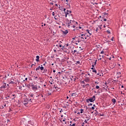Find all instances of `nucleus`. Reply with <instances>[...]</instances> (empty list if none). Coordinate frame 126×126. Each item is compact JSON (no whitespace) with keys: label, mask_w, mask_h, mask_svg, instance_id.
I'll return each mask as SVG.
<instances>
[{"label":"nucleus","mask_w":126,"mask_h":126,"mask_svg":"<svg viewBox=\"0 0 126 126\" xmlns=\"http://www.w3.org/2000/svg\"><path fill=\"white\" fill-rule=\"evenodd\" d=\"M33 99L32 98H24L23 101V105L24 106H27V104H28V103H29L30 102H31V103H32V102H33Z\"/></svg>","instance_id":"nucleus-1"},{"label":"nucleus","mask_w":126,"mask_h":126,"mask_svg":"<svg viewBox=\"0 0 126 126\" xmlns=\"http://www.w3.org/2000/svg\"><path fill=\"white\" fill-rule=\"evenodd\" d=\"M96 99V96L95 95H94L91 98H90L86 100V101L87 103H89V102H91V103H92L93 102H94Z\"/></svg>","instance_id":"nucleus-2"},{"label":"nucleus","mask_w":126,"mask_h":126,"mask_svg":"<svg viewBox=\"0 0 126 126\" xmlns=\"http://www.w3.org/2000/svg\"><path fill=\"white\" fill-rule=\"evenodd\" d=\"M65 23L67 25V27L69 28L70 27V25L71 24V20H68V19H66L65 21Z\"/></svg>","instance_id":"nucleus-3"},{"label":"nucleus","mask_w":126,"mask_h":126,"mask_svg":"<svg viewBox=\"0 0 126 126\" xmlns=\"http://www.w3.org/2000/svg\"><path fill=\"white\" fill-rule=\"evenodd\" d=\"M71 97H74V98H76V97H78V94H76V93H71Z\"/></svg>","instance_id":"nucleus-4"},{"label":"nucleus","mask_w":126,"mask_h":126,"mask_svg":"<svg viewBox=\"0 0 126 126\" xmlns=\"http://www.w3.org/2000/svg\"><path fill=\"white\" fill-rule=\"evenodd\" d=\"M2 85L0 87L1 89H2V88H6V87H7V86H6V83L2 82Z\"/></svg>","instance_id":"nucleus-5"},{"label":"nucleus","mask_w":126,"mask_h":126,"mask_svg":"<svg viewBox=\"0 0 126 126\" xmlns=\"http://www.w3.org/2000/svg\"><path fill=\"white\" fill-rule=\"evenodd\" d=\"M37 97H39V98H42V101H45V96L43 94H39L37 95Z\"/></svg>","instance_id":"nucleus-6"},{"label":"nucleus","mask_w":126,"mask_h":126,"mask_svg":"<svg viewBox=\"0 0 126 126\" xmlns=\"http://www.w3.org/2000/svg\"><path fill=\"white\" fill-rule=\"evenodd\" d=\"M32 89L33 91H37L38 90V86H34Z\"/></svg>","instance_id":"nucleus-7"},{"label":"nucleus","mask_w":126,"mask_h":126,"mask_svg":"<svg viewBox=\"0 0 126 126\" xmlns=\"http://www.w3.org/2000/svg\"><path fill=\"white\" fill-rule=\"evenodd\" d=\"M85 82H90V78L89 77H86L84 79Z\"/></svg>","instance_id":"nucleus-8"},{"label":"nucleus","mask_w":126,"mask_h":126,"mask_svg":"<svg viewBox=\"0 0 126 126\" xmlns=\"http://www.w3.org/2000/svg\"><path fill=\"white\" fill-rule=\"evenodd\" d=\"M65 17H67V15L69 14V10H67L66 11H64Z\"/></svg>","instance_id":"nucleus-9"},{"label":"nucleus","mask_w":126,"mask_h":126,"mask_svg":"<svg viewBox=\"0 0 126 126\" xmlns=\"http://www.w3.org/2000/svg\"><path fill=\"white\" fill-rule=\"evenodd\" d=\"M86 36V35L82 34L81 35H80L79 37L81 38V39H83L84 40V38Z\"/></svg>","instance_id":"nucleus-10"},{"label":"nucleus","mask_w":126,"mask_h":126,"mask_svg":"<svg viewBox=\"0 0 126 126\" xmlns=\"http://www.w3.org/2000/svg\"><path fill=\"white\" fill-rule=\"evenodd\" d=\"M91 69H92L93 72H94L95 74H97V70H96L95 68L92 67Z\"/></svg>","instance_id":"nucleus-11"},{"label":"nucleus","mask_w":126,"mask_h":126,"mask_svg":"<svg viewBox=\"0 0 126 126\" xmlns=\"http://www.w3.org/2000/svg\"><path fill=\"white\" fill-rule=\"evenodd\" d=\"M62 32L64 35H66V34L68 33V31H67V30H66L65 31H62Z\"/></svg>","instance_id":"nucleus-12"},{"label":"nucleus","mask_w":126,"mask_h":126,"mask_svg":"<svg viewBox=\"0 0 126 126\" xmlns=\"http://www.w3.org/2000/svg\"><path fill=\"white\" fill-rule=\"evenodd\" d=\"M112 102L113 104L114 105H115V103H116V102H117V101L116 100V99H115V98H112Z\"/></svg>","instance_id":"nucleus-13"},{"label":"nucleus","mask_w":126,"mask_h":126,"mask_svg":"<svg viewBox=\"0 0 126 126\" xmlns=\"http://www.w3.org/2000/svg\"><path fill=\"white\" fill-rule=\"evenodd\" d=\"M86 32L89 34V36H91L92 35V33L90 32V31H89V30H87Z\"/></svg>","instance_id":"nucleus-14"},{"label":"nucleus","mask_w":126,"mask_h":126,"mask_svg":"<svg viewBox=\"0 0 126 126\" xmlns=\"http://www.w3.org/2000/svg\"><path fill=\"white\" fill-rule=\"evenodd\" d=\"M59 8L60 10H61V11H63V6H61V5H59Z\"/></svg>","instance_id":"nucleus-15"},{"label":"nucleus","mask_w":126,"mask_h":126,"mask_svg":"<svg viewBox=\"0 0 126 126\" xmlns=\"http://www.w3.org/2000/svg\"><path fill=\"white\" fill-rule=\"evenodd\" d=\"M36 62H39V59H40V56H36Z\"/></svg>","instance_id":"nucleus-16"},{"label":"nucleus","mask_w":126,"mask_h":126,"mask_svg":"<svg viewBox=\"0 0 126 126\" xmlns=\"http://www.w3.org/2000/svg\"><path fill=\"white\" fill-rule=\"evenodd\" d=\"M75 53H77V50H75L71 52V53L72 54V55H74Z\"/></svg>","instance_id":"nucleus-17"},{"label":"nucleus","mask_w":126,"mask_h":126,"mask_svg":"<svg viewBox=\"0 0 126 126\" xmlns=\"http://www.w3.org/2000/svg\"><path fill=\"white\" fill-rule=\"evenodd\" d=\"M98 116H99V117H104V113H102V114L99 113L98 114Z\"/></svg>","instance_id":"nucleus-18"},{"label":"nucleus","mask_w":126,"mask_h":126,"mask_svg":"<svg viewBox=\"0 0 126 126\" xmlns=\"http://www.w3.org/2000/svg\"><path fill=\"white\" fill-rule=\"evenodd\" d=\"M52 94V93H51L50 92H47L46 95L47 96H50V95H51Z\"/></svg>","instance_id":"nucleus-19"},{"label":"nucleus","mask_w":126,"mask_h":126,"mask_svg":"<svg viewBox=\"0 0 126 126\" xmlns=\"http://www.w3.org/2000/svg\"><path fill=\"white\" fill-rule=\"evenodd\" d=\"M75 64H80V61H76V62L75 63Z\"/></svg>","instance_id":"nucleus-20"},{"label":"nucleus","mask_w":126,"mask_h":126,"mask_svg":"<svg viewBox=\"0 0 126 126\" xmlns=\"http://www.w3.org/2000/svg\"><path fill=\"white\" fill-rule=\"evenodd\" d=\"M9 98H10V96L9 95L5 96L6 100H8V99H9Z\"/></svg>","instance_id":"nucleus-21"},{"label":"nucleus","mask_w":126,"mask_h":126,"mask_svg":"<svg viewBox=\"0 0 126 126\" xmlns=\"http://www.w3.org/2000/svg\"><path fill=\"white\" fill-rule=\"evenodd\" d=\"M30 97H32L33 99H34V94H31L30 95Z\"/></svg>","instance_id":"nucleus-22"},{"label":"nucleus","mask_w":126,"mask_h":126,"mask_svg":"<svg viewBox=\"0 0 126 126\" xmlns=\"http://www.w3.org/2000/svg\"><path fill=\"white\" fill-rule=\"evenodd\" d=\"M42 66L43 65H41V66L40 67V70H44V67Z\"/></svg>","instance_id":"nucleus-23"},{"label":"nucleus","mask_w":126,"mask_h":126,"mask_svg":"<svg viewBox=\"0 0 126 126\" xmlns=\"http://www.w3.org/2000/svg\"><path fill=\"white\" fill-rule=\"evenodd\" d=\"M40 66H38L36 68L35 70H36V71H37V70H39L40 69Z\"/></svg>","instance_id":"nucleus-24"},{"label":"nucleus","mask_w":126,"mask_h":126,"mask_svg":"<svg viewBox=\"0 0 126 126\" xmlns=\"http://www.w3.org/2000/svg\"><path fill=\"white\" fill-rule=\"evenodd\" d=\"M54 19H55V20H58V19H59V18H58V16H55L54 17Z\"/></svg>","instance_id":"nucleus-25"},{"label":"nucleus","mask_w":126,"mask_h":126,"mask_svg":"<svg viewBox=\"0 0 126 126\" xmlns=\"http://www.w3.org/2000/svg\"><path fill=\"white\" fill-rule=\"evenodd\" d=\"M86 119H87V121H89V120H90V117H86Z\"/></svg>","instance_id":"nucleus-26"},{"label":"nucleus","mask_w":126,"mask_h":126,"mask_svg":"<svg viewBox=\"0 0 126 126\" xmlns=\"http://www.w3.org/2000/svg\"><path fill=\"white\" fill-rule=\"evenodd\" d=\"M47 71H48V70L46 69H44L43 73H47Z\"/></svg>","instance_id":"nucleus-27"},{"label":"nucleus","mask_w":126,"mask_h":126,"mask_svg":"<svg viewBox=\"0 0 126 126\" xmlns=\"http://www.w3.org/2000/svg\"><path fill=\"white\" fill-rule=\"evenodd\" d=\"M62 43V41H60V42H59V43L60 48H62V47L63 46H62V44H61V43Z\"/></svg>","instance_id":"nucleus-28"},{"label":"nucleus","mask_w":126,"mask_h":126,"mask_svg":"<svg viewBox=\"0 0 126 126\" xmlns=\"http://www.w3.org/2000/svg\"><path fill=\"white\" fill-rule=\"evenodd\" d=\"M80 111H81L80 113H81V114H83V111H84V110L81 109L80 110Z\"/></svg>","instance_id":"nucleus-29"},{"label":"nucleus","mask_w":126,"mask_h":126,"mask_svg":"<svg viewBox=\"0 0 126 126\" xmlns=\"http://www.w3.org/2000/svg\"><path fill=\"white\" fill-rule=\"evenodd\" d=\"M9 84H14V83L13 82V81H11L9 83Z\"/></svg>","instance_id":"nucleus-30"},{"label":"nucleus","mask_w":126,"mask_h":126,"mask_svg":"<svg viewBox=\"0 0 126 126\" xmlns=\"http://www.w3.org/2000/svg\"><path fill=\"white\" fill-rule=\"evenodd\" d=\"M95 88L96 89H99V88H100V87H99V86H95Z\"/></svg>","instance_id":"nucleus-31"},{"label":"nucleus","mask_w":126,"mask_h":126,"mask_svg":"<svg viewBox=\"0 0 126 126\" xmlns=\"http://www.w3.org/2000/svg\"><path fill=\"white\" fill-rule=\"evenodd\" d=\"M76 42H78V43H80V42H81V40L80 39H78V40L76 41Z\"/></svg>","instance_id":"nucleus-32"},{"label":"nucleus","mask_w":126,"mask_h":126,"mask_svg":"<svg viewBox=\"0 0 126 126\" xmlns=\"http://www.w3.org/2000/svg\"><path fill=\"white\" fill-rule=\"evenodd\" d=\"M65 118H64L63 120V122H64V124L65 125L66 124V122H65Z\"/></svg>","instance_id":"nucleus-33"},{"label":"nucleus","mask_w":126,"mask_h":126,"mask_svg":"<svg viewBox=\"0 0 126 126\" xmlns=\"http://www.w3.org/2000/svg\"><path fill=\"white\" fill-rule=\"evenodd\" d=\"M70 126H75V124H70Z\"/></svg>","instance_id":"nucleus-34"},{"label":"nucleus","mask_w":126,"mask_h":126,"mask_svg":"<svg viewBox=\"0 0 126 126\" xmlns=\"http://www.w3.org/2000/svg\"><path fill=\"white\" fill-rule=\"evenodd\" d=\"M97 63V60H95V62L94 63V64L95 65Z\"/></svg>","instance_id":"nucleus-35"},{"label":"nucleus","mask_w":126,"mask_h":126,"mask_svg":"<svg viewBox=\"0 0 126 126\" xmlns=\"http://www.w3.org/2000/svg\"><path fill=\"white\" fill-rule=\"evenodd\" d=\"M36 85H34V84H32L31 86H32V89L33 87H34V86H35Z\"/></svg>","instance_id":"nucleus-36"},{"label":"nucleus","mask_w":126,"mask_h":126,"mask_svg":"<svg viewBox=\"0 0 126 126\" xmlns=\"http://www.w3.org/2000/svg\"><path fill=\"white\" fill-rule=\"evenodd\" d=\"M3 108H4V107L3 106V105H1V106L0 107V109H3Z\"/></svg>","instance_id":"nucleus-37"},{"label":"nucleus","mask_w":126,"mask_h":126,"mask_svg":"<svg viewBox=\"0 0 126 126\" xmlns=\"http://www.w3.org/2000/svg\"><path fill=\"white\" fill-rule=\"evenodd\" d=\"M117 75H121V72H118V73H117Z\"/></svg>","instance_id":"nucleus-38"},{"label":"nucleus","mask_w":126,"mask_h":126,"mask_svg":"<svg viewBox=\"0 0 126 126\" xmlns=\"http://www.w3.org/2000/svg\"><path fill=\"white\" fill-rule=\"evenodd\" d=\"M73 79V76H70V79L72 80Z\"/></svg>","instance_id":"nucleus-39"},{"label":"nucleus","mask_w":126,"mask_h":126,"mask_svg":"<svg viewBox=\"0 0 126 126\" xmlns=\"http://www.w3.org/2000/svg\"><path fill=\"white\" fill-rule=\"evenodd\" d=\"M55 12H52V15H53V16H55Z\"/></svg>","instance_id":"nucleus-40"},{"label":"nucleus","mask_w":126,"mask_h":126,"mask_svg":"<svg viewBox=\"0 0 126 126\" xmlns=\"http://www.w3.org/2000/svg\"><path fill=\"white\" fill-rule=\"evenodd\" d=\"M72 80V81H75V80H76V79L73 78V79Z\"/></svg>","instance_id":"nucleus-41"},{"label":"nucleus","mask_w":126,"mask_h":126,"mask_svg":"<svg viewBox=\"0 0 126 126\" xmlns=\"http://www.w3.org/2000/svg\"><path fill=\"white\" fill-rule=\"evenodd\" d=\"M97 75H99V76H101V75L99 73H97Z\"/></svg>","instance_id":"nucleus-42"},{"label":"nucleus","mask_w":126,"mask_h":126,"mask_svg":"<svg viewBox=\"0 0 126 126\" xmlns=\"http://www.w3.org/2000/svg\"><path fill=\"white\" fill-rule=\"evenodd\" d=\"M91 109H92V110H94L95 107H94V106H92V108H91Z\"/></svg>","instance_id":"nucleus-43"},{"label":"nucleus","mask_w":126,"mask_h":126,"mask_svg":"<svg viewBox=\"0 0 126 126\" xmlns=\"http://www.w3.org/2000/svg\"><path fill=\"white\" fill-rule=\"evenodd\" d=\"M92 67L94 68L95 67V65L94 64L92 65Z\"/></svg>","instance_id":"nucleus-44"},{"label":"nucleus","mask_w":126,"mask_h":126,"mask_svg":"<svg viewBox=\"0 0 126 126\" xmlns=\"http://www.w3.org/2000/svg\"><path fill=\"white\" fill-rule=\"evenodd\" d=\"M84 122L85 123V124H87V120H85V121H84Z\"/></svg>","instance_id":"nucleus-45"},{"label":"nucleus","mask_w":126,"mask_h":126,"mask_svg":"<svg viewBox=\"0 0 126 126\" xmlns=\"http://www.w3.org/2000/svg\"><path fill=\"white\" fill-rule=\"evenodd\" d=\"M61 49H62V50H63V49H64V46H62Z\"/></svg>","instance_id":"nucleus-46"},{"label":"nucleus","mask_w":126,"mask_h":126,"mask_svg":"<svg viewBox=\"0 0 126 126\" xmlns=\"http://www.w3.org/2000/svg\"><path fill=\"white\" fill-rule=\"evenodd\" d=\"M107 33H108V34H111V32H110V31H107Z\"/></svg>","instance_id":"nucleus-47"},{"label":"nucleus","mask_w":126,"mask_h":126,"mask_svg":"<svg viewBox=\"0 0 126 126\" xmlns=\"http://www.w3.org/2000/svg\"><path fill=\"white\" fill-rule=\"evenodd\" d=\"M37 79H38V77L37 76L34 78L35 80H37Z\"/></svg>","instance_id":"nucleus-48"},{"label":"nucleus","mask_w":126,"mask_h":126,"mask_svg":"<svg viewBox=\"0 0 126 126\" xmlns=\"http://www.w3.org/2000/svg\"><path fill=\"white\" fill-rule=\"evenodd\" d=\"M84 81H83L82 82V83L83 84H85V82H84Z\"/></svg>","instance_id":"nucleus-49"},{"label":"nucleus","mask_w":126,"mask_h":126,"mask_svg":"<svg viewBox=\"0 0 126 126\" xmlns=\"http://www.w3.org/2000/svg\"><path fill=\"white\" fill-rule=\"evenodd\" d=\"M65 8H63V11H64H64H65Z\"/></svg>","instance_id":"nucleus-50"},{"label":"nucleus","mask_w":126,"mask_h":126,"mask_svg":"<svg viewBox=\"0 0 126 126\" xmlns=\"http://www.w3.org/2000/svg\"><path fill=\"white\" fill-rule=\"evenodd\" d=\"M4 107H6V103H4Z\"/></svg>","instance_id":"nucleus-51"},{"label":"nucleus","mask_w":126,"mask_h":126,"mask_svg":"<svg viewBox=\"0 0 126 126\" xmlns=\"http://www.w3.org/2000/svg\"><path fill=\"white\" fill-rule=\"evenodd\" d=\"M10 121V120H9V119L7 120V123H9Z\"/></svg>","instance_id":"nucleus-52"},{"label":"nucleus","mask_w":126,"mask_h":126,"mask_svg":"<svg viewBox=\"0 0 126 126\" xmlns=\"http://www.w3.org/2000/svg\"><path fill=\"white\" fill-rule=\"evenodd\" d=\"M54 88H55V89H57V88H58V87H56V85L54 86Z\"/></svg>","instance_id":"nucleus-53"},{"label":"nucleus","mask_w":126,"mask_h":126,"mask_svg":"<svg viewBox=\"0 0 126 126\" xmlns=\"http://www.w3.org/2000/svg\"><path fill=\"white\" fill-rule=\"evenodd\" d=\"M53 81H54V80L52 79V80L51 81V82H50V84H53Z\"/></svg>","instance_id":"nucleus-54"},{"label":"nucleus","mask_w":126,"mask_h":126,"mask_svg":"<svg viewBox=\"0 0 126 126\" xmlns=\"http://www.w3.org/2000/svg\"><path fill=\"white\" fill-rule=\"evenodd\" d=\"M62 112H63V109H61L60 113H62Z\"/></svg>","instance_id":"nucleus-55"},{"label":"nucleus","mask_w":126,"mask_h":126,"mask_svg":"<svg viewBox=\"0 0 126 126\" xmlns=\"http://www.w3.org/2000/svg\"><path fill=\"white\" fill-rule=\"evenodd\" d=\"M93 104L92 103H90L89 104L88 106H92Z\"/></svg>","instance_id":"nucleus-56"},{"label":"nucleus","mask_w":126,"mask_h":126,"mask_svg":"<svg viewBox=\"0 0 126 126\" xmlns=\"http://www.w3.org/2000/svg\"><path fill=\"white\" fill-rule=\"evenodd\" d=\"M100 54H104V51H102L100 52Z\"/></svg>","instance_id":"nucleus-57"},{"label":"nucleus","mask_w":126,"mask_h":126,"mask_svg":"<svg viewBox=\"0 0 126 126\" xmlns=\"http://www.w3.org/2000/svg\"><path fill=\"white\" fill-rule=\"evenodd\" d=\"M75 38H76V36H75V37L72 38V40H75Z\"/></svg>","instance_id":"nucleus-58"},{"label":"nucleus","mask_w":126,"mask_h":126,"mask_svg":"<svg viewBox=\"0 0 126 126\" xmlns=\"http://www.w3.org/2000/svg\"><path fill=\"white\" fill-rule=\"evenodd\" d=\"M83 87L84 88H85V87H86V85H83Z\"/></svg>","instance_id":"nucleus-59"},{"label":"nucleus","mask_w":126,"mask_h":126,"mask_svg":"<svg viewBox=\"0 0 126 126\" xmlns=\"http://www.w3.org/2000/svg\"><path fill=\"white\" fill-rule=\"evenodd\" d=\"M50 4H51V5H53L54 4V3L51 2V3H50Z\"/></svg>","instance_id":"nucleus-60"},{"label":"nucleus","mask_w":126,"mask_h":126,"mask_svg":"<svg viewBox=\"0 0 126 126\" xmlns=\"http://www.w3.org/2000/svg\"><path fill=\"white\" fill-rule=\"evenodd\" d=\"M110 42H111V41L108 40L107 41H106V43H110Z\"/></svg>","instance_id":"nucleus-61"},{"label":"nucleus","mask_w":126,"mask_h":126,"mask_svg":"<svg viewBox=\"0 0 126 126\" xmlns=\"http://www.w3.org/2000/svg\"><path fill=\"white\" fill-rule=\"evenodd\" d=\"M103 21H107V19H103Z\"/></svg>","instance_id":"nucleus-62"},{"label":"nucleus","mask_w":126,"mask_h":126,"mask_svg":"<svg viewBox=\"0 0 126 126\" xmlns=\"http://www.w3.org/2000/svg\"><path fill=\"white\" fill-rule=\"evenodd\" d=\"M66 47H68V43H67V44H66Z\"/></svg>","instance_id":"nucleus-63"},{"label":"nucleus","mask_w":126,"mask_h":126,"mask_svg":"<svg viewBox=\"0 0 126 126\" xmlns=\"http://www.w3.org/2000/svg\"><path fill=\"white\" fill-rule=\"evenodd\" d=\"M86 86H89V84H87L86 85Z\"/></svg>","instance_id":"nucleus-64"}]
</instances>
